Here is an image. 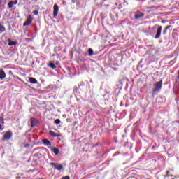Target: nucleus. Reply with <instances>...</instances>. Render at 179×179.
Instances as JSON below:
<instances>
[{"instance_id": "f257e3e1", "label": "nucleus", "mask_w": 179, "mask_h": 179, "mask_svg": "<svg viewBox=\"0 0 179 179\" xmlns=\"http://www.w3.org/2000/svg\"><path fill=\"white\" fill-rule=\"evenodd\" d=\"M153 87H154L152 90L153 93H156V92H160V90H162V87H163V80H161L154 83Z\"/></svg>"}, {"instance_id": "f03ea898", "label": "nucleus", "mask_w": 179, "mask_h": 179, "mask_svg": "<svg viewBox=\"0 0 179 179\" xmlns=\"http://www.w3.org/2000/svg\"><path fill=\"white\" fill-rule=\"evenodd\" d=\"M50 166H52L55 170H58L59 171H64V166L61 164L52 162L50 163Z\"/></svg>"}, {"instance_id": "7ed1b4c3", "label": "nucleus", "mask_w": 179, "mask_h": 179, "mask_svg": "<svg viewBox=\"0 0 179 179\" xmlns=\"http://www.w3.org/2000/svg\"><path fill=\"white\" fill-rule=\"evenodd\" d=\"M162 26H158L156 34L154 36V38H155V40H159V38H160V36H162Z\"/></svg>"}, {"instance_id": "20e7f679", "label": "nucleus", "mask_w": 179, "mask_h": 179, "mask_svg": "<svg viewBox=\"0 0 179 179\" xmlns=\"http://www.w3.org/2000/svg\"><path fill=\"white\" fill-rule=\"evenodd\" d=\"M145 16V14L141 11L136 12L134 14V19L138 20L141 19V17H143Z\"/></svg>"}, {"instance_id": "39448f33", "label": "nucleus", "mask_w": 179, "mask_h": 179, "mask_svg": "<svg viewBox=\"0 0 179 179\" xmlns=\"http://www.w3.org/2000/svg\"><path fill=\"white\" fill-rule=\"evenodd\" d=\"M30 122H31V128H34V127H36V125H37V124H38V120H37L34 117H31L30 118Z\"/></svg>"}, {"instance_id": "423d86ee", "label": "nucleus", "mask_w": 179, "mask_h": 179, "mask_svg": "<svg viewBox=\"0 0 179 179\" xmlns=\"http://www.w3.org/2000/svg\"><path fill=\"white\" fill-rule=\"evenodd\" d=\"M58 5L55 4L53 6V17L55 19V17H57V16H58Z\"/></svg>"}, {"instance_id": "0eeeda50", "label": "nucleus", "mask_w": 179, "mask_h": 179, "mask_svg": "<svg viewBox=\"0 0 179 179\" xmlns=\"http://www.w3.org/2000/svg\"><path fill=\"white\" fill-rule=\"evenodd\" d=\"M12 138V133L10 131H7L3 136V141H9Z\"/></svg>"}, {"instance_id": "6e6552de", "label": "nucleus", "mask_w": 179, "mask_h": 179, "mask_svg": "<svg viewBox=\"0 0 179 179\" xmlns=\"http://www.w3.org/2000/svg\"><path fill=\"white\" fill-rule=\"evenodd\" d=\"M3 117H5V115H3V113H2L1 117H0V131H3V128L2 127V126L5 123V121L3 120Z\"/></svg>"}, {"instance_id": "1a4fd4ad", "label": "nucleus", "mask_w": 179, "mask_h": 179, "mask_svg": "<svg viewBox=\"0 0 179 179\" xmlns=\"http://www.w3.org/2000/svg\"><path fill=\"white\" fill-rule=\"evenodd\" d=\"M33 22V18L31 17V15H29L27 20L26 22L23 24V26H29L30 24Z\"/></svg>"}, {"instance_id": "9d476101", "label": "nucleus", "mask_w": 179, "mask_h": 179, "mask_svg": "<svg viewBox=\"0 0 179 179\" xmlns=\"http://www.w3.org/2000/svg\"><path fill=\"white\" fill-rule=\"evenodd\" d=\"M6 78V73H5V71L3 69H0V79L1 80H3Z\"/></svg>"}, {"instance_id": "9b49d317", "label": "nucleus", "mask_w": 179, "mask_h": 179, "mask_svg": "<svg viewBox=\"0 0 179 179\" xmlns=\"http://www.w3.org/2000/svg\"><path fill=\"white\" fill-rule=\"evenodd\" d=\"M42 142L43 145L48 146V148H51V142L48 139H43Z\"/></svg>"}, {"instance_id": "f8f14e48", "label": "nucleus", "mask_w": 179, "mask_h": 179, "mask_svg": "<svg viewBox=\"0 0 179 179\" xmlns=\"http://www.w3.org/2000/svg\"><path fill=\"white\" fill-rule=\"evenodd\" d=\"M13 5H17V0H15L14 1H11L8 3V6L10 9L13 8Z\"/></svg>"}, {"instance_id": "ddd939ff", "label": "nucleus", "mask_w": 179, "mask_h": 179, "mask_svg": "<svg viewBox=\"0 0 179 179\" xmlns=\"http://www.w3.org/2000/svg\"><path fill=\"white\" fill-rule=\"evenodd\" d=\"M29 83H32L33 85H36L38 83L37 80L33 77L29 78Z\"/></svg>"}, {"instance_id": "4468645a", "label": "nucleus", "mask_w": 179, "mask_h": 179, "mask_svg": "<svg viewBox=\"0 0 179 179\" xmlns=\"http://www.w3.org/2000/svg\"><path fill=\"white\" fill-rule=\"evenodd\" d=\"M49 135H50V136H53V138H58V136H59V135L55 134V132L52 131H49Z\"/></svg>"}, {"instance_id": "2eb2a0df", "label": "nucleus", "mask_w": 179, "mask_h": 179, "mask_svg": "<svg viewBox=\"0 0 179 179\" xmlns=\"http://www.w3.org/2000/svg\"><path fill=\"white\" fill-rule=\"evenodd\" d=\"M171 27H172L171 25H168L165 27L164 30L162 31L164 36H165V34H167V30H169V29H170Z\"/></svg>"}, {"instance_id": "dca6fc26", "label": "nucleus", "mask_w": 179, "mask_h": 179, "mask_svg": "<svg viewBox=\"0 0 179 179\" xmlns=\"http://www.w3.org/2000/svg\"><path fill=\"white\" fill-rule=\"evenodd\" d=\"M88 55L90 57L94 55V51H93V49L92 48L88 49Z\"/></svg>"}, {"instance_id": "f3484780", "label": "nucleus", "mask_w": 179, "mask_h": 179, "mask_svg": "<svg viewBox=\"0 0 179 179\" xmlns=\"http://www.w3.org/2000/svg\"><path fill=\"white\" fill-rule=\"evenodd\" d=\"M52 151L53 153H55L56 155L59 153V149H58V148H53L52 149Z\"/></svg>"}, {"instance_id": "a211bd4d", "label": "nucleus", "mask_w": 179, "mask_h": 179, "mask_svg": "<svg viewBox=\"0 0 179 179\" xmlns=\"http://www.w3.org/2000/svg\"><path fill=\"white\" fill-rule=\"evenodd\" d=\"M5 30H6L5 27L0 24V34L1 33H3V31H5Z\"/></svg>"}, {"instance_id": "6ab92c4d", "label": "nucleus", "mask_w": 179, "mask_h": 179, "mask_svg": "<svg viewBox=\"0 0 179 179\" xmlns=\"http://www.w3.org/2000/svg\"><path fill=\"white\" fill-rule=\"evenodd\" d=\"M16 44H17V42H16V41H10L8 43V45H10V46L16 45Z\"/></svg>"}, {"instance_id": "aec40b11", "label": "nucleus", "mask_w": 179, "mask_h": 179, "mask_svg": "<svg viewBox=\"0 0 179 179\" xmlns=\"http://www.w3.org/2000/svg\"><path fill=\"white\" fill-rule=\"evenodd\" d=\"M49 66L50 68H52V69H55V68H57V66H55L54 63H50Z\"/></svg>"}, {"instance_id": "412c9836", "label": "nucleus", "mask_w": 179, "mask_h": 179, "mask_svg": "<svg viewBox=\"0 0 179 179\" xmlns=\"http://www.w3.org/2000/svg\"><path fill=\"white\" fill-rule=\"evenodd\" d=\"M55 124H56V125L61 124V120L59 119H56L55 120Z\"/></svg>"}, {"instance_id": "4be33fe9", "label": "nucleus", "mask_w": 179, "mask_h": 179, "mask_svg": "<svg viewBox=\"0 0 179 179\" xmlns=\"http://www.w3.org/2000/svg\"><path fill=\"white\" fill-rule=\"evenodd\" d=\"M33 14L34 15V16H37L38 15V10H34L33 12Z\"/></svg>"}, {"instance_id": "5701e85b", "label": "nucleus", "mask_w": 179, "mask_h": 179, "mask_svg": "<svg viewBox=\"0 0 179 179\" xmlns=\"http://www.w3.org/2000/svg\"><path fill=\"white\" fill-rule=\"evenodd\" d=\"M71 178L69 176H66L65 177H62L61 179H70Z\"/></svg>"}, {"instance_id": "b1692460", "label": "nucleus", "mask_w": 179, "mask_h": 179, "mask_svg": "<svg viewBox=\"0 0 179 179\" xmlns=\"http://www.w3.org/2000/svg\"><path fill=\"white\" fill-rule=\"evenodd\" d=\"M24 148H30V144H29V143L25 144Z\"/></svg>"}, {"instance_id": "393cba45", "label": "nucleus", "mask_w": 179, "mask_h": 179, "mask_svg": "<svg viewBox=\"0 0 179 179\" xmlns=\"http://www.w3.org/2000/svg\"><path fill=\"white\" fill-rule=\"evenodd\" d=\"M118 155H120V152H116L113 156H118Z\"/></svg>"}, {"instance_id": "a878e982", "label": "nucleus", "mask_w": 179, "mask_h": 179, "mask_svg": "<svg viewBox=\"0 0 179 179\" xmlns=\"http://www.w3.org/2000/svg\"><path fill=\"white\" fill-rule=\"evenodd\" d=\"M80 86H85V84L84 83H80V85H79V87H80Z\"/></svg>"}, {"instance_id": "bb28decb", "label": "nucleus", "mask_w": 179, "mask_h": 179, "mask_svg": "<svg viewBox=\"0 0 179 179\" xmlns=\"http://www.w3.org/2000/svg\"><path fill=\"white\" fill-rule=\"evenodd\" d=\"M72 3H75L76 2V0H71Z\"/></svg>"}, {"instance_id": "cd10ccee", "label": "nucleus", "mask_w": 179, "mask_h": 179, "mask_svg": "<svg viewBox=\"0 0 179 179\" xmlns=\"http://www.w3.org/2000/svg\"><path fill=\"white\" fill-rule=\"evenodd\" d=\"M179 80V75L177 77V80Z\"/></svg>"}, {"instance_id": "c85d7f7f", "label": "nucleus", "mask_w": 179, "mask_h": 179, "mask_svg": "<svg viewBox=\"0 0 179 179\" xmlns=\"http://www.w3.org/2000/svg\"><path fill=\"white\" fill-rule=\"evenodd\" d=\"M153 29H156V26L153 27Z\"/></svg>"}, {"instance_id": "c756f323", "label": "nucleus", "mask_w": 179, "mask_h": 179, "mask_svg": "<svg viewBox=\"0 0 179 179\" xmlns=\"http://www.w3.org/2000/svg\"><path fill=\"white\" fill-rule=\"evenodd\" d=\"M32 148H33V146L31 147V149H32Z\"/></svg>"}, {"instance_id": "7c9ffc66", "label": "nucleus", "mask_w": 179, "mask_h": 179, "mask_svg": "<svg viewBox=\"0 0 179 179\" xmlns=\"http://www.w3.org/2000/svg\"><path fill=\"white\" fill-rule=\"evenodd\" d=\"M137 1H143V0H137Z\"/></svg>"}, {"instance_id": "2f4dec72", "label": "nucleus", "mask_w": 179, "mask_h": 179, "mask_svg": "<svg viewBox=\"0 0 179 179\" xmlns=\"http://www.w3.org/2000/svg\"><path fill=\"white\" fill-rule=\"evenodd\" d=\"M0 117H2V115H0Z\"/></svg>"}, {"instance_id": "473e14b6", "label": "nucleus", "mask_w": 179, "mask_h": 179, "mask_svg": "<svg viewBox=\"0 0 179 179\" xmlns=\"http://www.w3.org/2000/svg\"><path fill=\"white\" fill-rule=\"evenodd\" d=\"M41 179H44V178H41Z\"/></svg>"}, {"instance_id": "72a5a7b5", "label": "nucleus", "mask_w": 179, "mask_h": 179, "mask_svg": "<svg viewBox=\"0 0 179 179\" xmlns=\"http://www.w3.org/2000/svg\"><path fill=\"white\" fill-rule=\"evenodd\" d=\"M172 179H174V178H173Z\"/></svg>"}]
</instances>
